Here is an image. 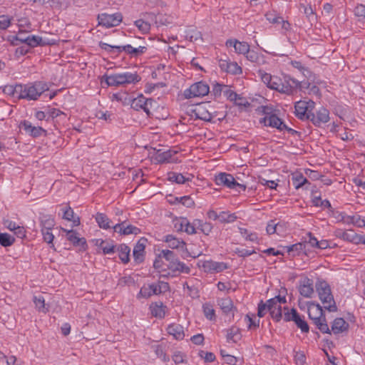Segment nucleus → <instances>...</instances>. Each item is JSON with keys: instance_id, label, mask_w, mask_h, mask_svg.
<instances>
[{"instance_id": "0e129e2a", "label": "nucleus", "mask_w": 365, "mask_h": 365, "mask_svg": "<svg viewBox=\"0 0 365 365\" xmlns=\"http://www.w3.org/2000/svg\"><path fill=\"white\" fill-rule=\"evenodd\" d=\"M227 73L234 75L240 74L242 73V69L236 62L231 61Z\"/></svg>"}, {"instance_id": "a18cd8bd", "label": "nucleus", "mask_w": 365, "mask_h": 365, "mask_svg": "<svg viewBox=\"0 0 365 365\" xmlns=\"http://www.w3.org/2000/svg\"><path fill=\"white\" fill-rule=\"evenodd\" d=\"M34 302L35 304L36 309L39 312H41L43 313H46L47 312H48V308L46 307L45 299L41 295L34 296Z\"/></svg>"}, {"instance_id": "f704fd0d", "label": "nucleus", "mask_w": 365, "mask_h": 365, "mask_svg": "<svg viewBox=\"0 0 365 365\" xmlns=\"http://www.w3.org/2000/svg\"><path fill=\"white\" fill-rule=\"evenodd\" d=\"M168 180L178 184H184L186 182L191 180V178L190 177H185L181 173L170 172L168 174Z\"/></svg>"}, {"instance_id": "dca6fc26", "label": "nucleus", "mask_w": 365, "mask_h": 365, "mask_svg": "<svg viewBox=\"0 0 365 365\" xmlns=\"http://www.w3.org/2000/svg\"><path fill=\"white\" fill-rule=\"evenodd\" d=\"M259 123L265 126L277 128L279 131H282V127H284V121L277 114L264 117L259 120Z\"/></svg>"}, {"instance_id": "1a4fd4ad", "label": "nucleus", "mask_w": 365, "mask_h": 365, "mask_svg": "<svg viewBox=\"0 0 365 365\" xmlns=\"http://www.w3.org/2000/svg\"><path fill=\"white\" fill-rule=\"evenodd\" d=\"M153 102L154 101L152 98H146L140 94L131 101L130 106L135 110H143L148 115H150V109Z\"/></svg>"}, {"instance_id": "2f4dec72", "label": "nucleus", "mask_w": 365, "mask_h": 365, "mask_svg": "<svg viewBox=\"0 0 365 365\" xmlns=\"http://www.w3.org/2000/svg\"><path fill=\"white\" fill-rule=\"evenodd\" d=\"M195 225L197 229L200 230L205 235H209L213 229V225L211 222H204L200 219L195 220Z\"/></svg>"}, {"instance_id": "338daca9", "label": "nucleus", "mask_w": 365, "mask_h": 365, "mask_svg": "<svg viewBox=\"0 0 365 365\" xmlns=\"http://www.w3.org/2000/svg\"><path fill=\"white\" fill-rule=\"evenodd\" d=\"M103 78H105V82L108 86H119L115 73L110 76L104 75Z\"/></svg>"}, {"instance_id": "603ef678", "label": "nucleus", "mask_w": 365, "mask_h": 365, "mask_svg": "<svg viewBox=\"0 0 365 365\" xmlns=\"http://www.w3.org/2000/svg\"><path fill=\"white\" fill-rule=\"evenodd\" d=\"M297 312L295 309L292 308L289 309L288 307H284V320L285 322H294L295 315L297 314Z\"/></svg>"}, {"instance_id": "69168bd1", "label": "nucleus", "mask_w": 365, "mask_h": 365, "mask_svg": "<svg viewBox=\"0 0 365 365\" xmlns=\"http://www.w3.org/2000/svg\"><path fill=\"white\" fill-rule=\"evenodd\" d=\"M267 20L272 24H281L283 19L273 12H268L265 15Z\"/></svg>"}, {"instance_id": "a19ab883", "label": "nucleus", "mask_w": 365, "mask_h": 365, "mask_svg": "<svg viewBox=\"0 0 365 365\" xmlns=\"http://www.w3.org/2000/svg\"><path fill=\"white\" fill-rule=\"evenodd\" d=\"M99 47L101 49L105 50L106 51H107L109 53H116L118 54L122 52V50H121L122 46H112V45L108 44L106 43H104L103 41L99 42Z\"/></svg>"}, {"instance_id": "72a5a7b5", "label": "nucleus", "mask_w": 365, "mask_h": 365, "mask_svg": "<svg viewBox=\"0 0 365 365\" xmlns=\"http://www.w3.org/2000/svg\"><path fill=\"white\" fill-rule=\"evenodd\" d=\"M235 213H231L229 211H222L219 212V222L223 224L233 223L237 220Z\"/></svg>"}, {"instance_id": "412c9836", "label": "nucleus", "mask_w": 365, "mask_h": 365, "mask_svg": "<svg viewBox=\"0 0 365 365\" xmlns=\"http://www.w3.org/2000/svg\"><path fill=\"white\" fill-rule=\"evenodd\" d=\"M246 58L256 66H262L267 63L266 57L262 53H258L255 50H250L245 55Z\"/></svg>"}, {"instance_id": "37998d69", "label": "nucleus", "mask_w": 365, "mask_h": 365, "mask_svg": "<svg viewBox=\"0 0 365 365\" xmlns=\"http://www.w3.org/2000/svg\"><path fill=\"white\" fill-rule=\"evenodd\" d=\"M227 341L236 343L240 339V329L237 327H231L227 330Z\"/></svg>"}, {"instance_id": "774afa93", "label": "nucleus", "mask_w": 365, "mask_h": 365, "mask_svg": "<svg viewBox=\"0 0 365 365\" xmlns=\"http://www.w3.org/2000/svg\"><path fill=\"white\" fill-rule=\"evenodd\" d=\"M354 14L359 18L365 19V5L359 4L356 6L354 10Z\"/></svg>"}, {"instance_id": "8fccbe9b", "label": "nucleus", "mask_w": 365, "mask_h": 365, "mask_svg": "<svg viewBox=\"0 0 365 365\" xmlns=\"http://www.w3.org/2000/svg\"><path fill=\"white\" fill-rule=\"evenodd\" d=\"M20 87L21 84H16L15 86L7 85L4 88V92L9 96H14L15 94L20 96Z\"/></svg>"}, {"instance_id": "473e14b6", "label": "nucleus", "mask_w": 365, "mask_h": 365, "mask_svg": "<svg viewBox=\"0 0 365 365\" xmlns=\"http://www.w3.org/2000/svg\"><path fill=\"white\" fill-rule=\"evenodd\" d=\"M96 245L101 247L104 255L113 254L116 252V246L103 240H97Z\"/></svg>"}, {"instance_id": "e2e57ef3", "label": "nucleus", "mask_w": 365, "mask_h": 365, "mask_svg": "<svg viewBox=\"0 0 365 365\" xmlns=\"http://www.w3.org/2000/svg\"><path fill=\"white\" fill-rule=\"evenodd\" d=\"M200 358L203 359L205 362H213L215 360V355L212 352L200 350L198 353Z\"/></svg>"}, {"instance_id": "cd10ccee", "label": "nucleus", "mask_w": 365, "mask_h": 365, "mask_svg": "<svg viewBox=\"0 0 365 365\" xmlns=\"http://www.w3.org/2000/svg\"><path fill=\"white\" fill-rule=\"evenodd\" d=\"M150 309L153 317L159 319H163L165 317L166 307L164 306L162 302H155L152 304L150 307Z\"/></svg>"}, {"instance_id": "ea45409f", "label": "nucleus", "mask_w": 365, "mask_h": 365, "mask_svg": "<svg viewBox=\"0 0 365 365\" xmlns=\"http://www.w3.org/2000/svg\"><path fill=\"white\" fill-rule=\"evenodd\" d=\"M292 183L296 189L302 187L304 185L309 183L307 179L304 177L302 173H295L292 178Z\"/></svg>"}, {"instance_id": "4468645a", "label": "nucleus", "mask_w": 365, "mask_h": 365, "mask_svg": "<svg viewBox=\"0 0 365 365\" xmlns=\"http://www.w3.org/2000/svg\"><path fill=\"white\" fill-rule=\"evenodd\" d=\"M116 80L119 86L125 84L136 83L139 82L141 78L135 73L125 72L122 73H115Z\"/></svg>"}, {"instance_id": "09e8293b", "label": "nucleus", "mask_w": 365, "mask_h": 365, "mask_svg": "<svg viewBox=\"0 0 365 365\" xmlns=\"http://www.w3.org/2000/svg\"><path fill=\"white\" fill-rule=\"evenodd\" d=\"M306 244L303 242H299L291 246L287 247V251L289 253L293 252V255H299L302 252H305Z\"/></svg>"}, {"instance_id": "5fc2aeb1", "label": "nucleus", "mask_w": 365, "mask_h": 365, "mask_svg": "<svg viewBox=\"0 0 365 365\" xmlns=\"http://www.w3.org/2000/svg\"><path fill=\"white\" fill-rule=\"evenodd\" d=\"M184 222V232H185L188 235H193L196 233V225H195V220L192 223H190L187 218L183 217Z\"/></svg>"}, {"instance_id": "a878e982", "label": "nucleus", "mask_w": 365, "mask_h": 365, "mask_svg": "<svg viewBox=\"0 0 365 365\" xmlns=\"http://www.w3.org/2000/svg\"><path fill=\"white\" fill-rule=\"evenodd\" d=\"M268 312L271 317L276 322H279L282 318V309L280 304H274L268 302Z\"/></svg>"}, {"instance_id": "7ed1b4c3", "label": "nucleus", "mask_w": 365, "mask_h": 365, "mask_svg": "<svg viewBox=\"0 0 365 365\" xmlns=\"http://www.w3.org/2000/svg\"><path fill=\"white\" fill-rule=\"evenodd\" d=\"M300 87L301 83L299 81L291 78L289 76H285L283 80L278 78L275 86H274V90L291 95L297 92L298 88Z\"/></svg>"}, {"instance_id": "4d7b16f0", "label": "nucleus", "mask_w": 365, "mask_h": 365, "mask_svg": "<svg viewBox=\"0 0 365 365\" xmlns=\"http://www.w3.org/2000/svg\"><path fill=\"white\" fill-rule=\"evenodd\" d=\"M139 233H140V228H138L135 226L131 225H125V224H124L122 235H131V234L138 235Z\"/></svg>"}, {"instance_id": "f8f14e48", "label": "nucleus", "mask_w": 365, "mask_h": 365, "mask_svg": "<svg viewBox=\"0 0 365 365\" xmlns=\"http://www.w3.org/2000/svg\"><path fill=\"white\" fill-rule=\"evenodd\" d=\"M20 127L33 138H38L42 135H46V130L43 128L41 126H34L31 122L26 120L21 123Z\"/></svg>"}, {"instance_id": "9b49d317", "label": "nucleus", "mask_w": 365, "mask_h": 365, "mask_svg": "<svg viewBox=\"0 0 365 365\" xmlns=\"http://www.w3.org/2000/svg\"><path fill=\"white\" fill-rule=\"evenodd\" d=\"M201 267L205 272L215 273L221 272L227 268L226 263L218 262L212 260L203 261Z\"/></svg>"}, {"instance_id": "20e7f679", "label": "nucleus", "mask_w": 365, "mask_h": 365, "mask_svg": "<svg viewBox=\"0 0 365 365\" xmlns=\"http://www.w3.org/2000/svg\"><path fill=\"white\" fill-rule=\"evenodd\" d=\"M315 102L309 101H299L294 105L295 115L301 120H308L312 111L314 110Z\"/></svg>"}, {"instance_id": "5701e85b", "label": "nucleus", "mask_w": 365, "mask_h": 365, "mask_svg": "<svg viewBox=\"0 0 365 365\" xmlns=\"http://www.w3.org/2000/svg\"><path fill=\"white\" fill-rule=\"evenodd\" d=\"M349 325L343 318H336L331 324V331L334 334L347 331Z\"/></svg>"}, {"instance_id": "052dcab7", "label": "nucleus", "mask_w": 365, "mask_h": 365, "mask_svg": "<svg viewBox=\"0 0 365 365\" xmlns=\"http://www.w3.org/2000/svg\"><path fill=\"white\" fill-rule=\"evenodd\" d=\"M240 234L245 238L246 240L255 242L257 240V235L254 232H248L246 228H240Z\"/></svg>"}, {"instance_id": "6e6552de", "label": "nucleus", "mask_w": 365, "mask_h": 365, "mask_svg": "<svg viewBox=\"0 0 365 365\" xmlns=\"http://www.w3.org/2000/svg\"><path fill=\"white\" fill-rule=\"evenodd\" d=\"M329 110L325 107L322 106L317 110L315 113L314 110L312 111L310 118H309L308 120L312 122L314 125L321 127L322 124L329 122Z\"/></svg>"}, {"instance_id": "864d4df0", "label": "nucleus", "mask_w": 365, "mask_h": 365, "mask_svg": "<svg viewBox=\"0 0 365 365\" xmlns=\"http://www.w3.org/2000/svg\"><path fill=\"white\" fill-rule=\"evenodd\" d=\"M223 93L230 101L236 102L237 100H242V97L235 91L230 90L227 86L225 87V89L223 91Z\"/></svg>"}, {"instance_id": "c756f323", "label": "nucleus", "mask_w": 365, "mask_h": 365, "mask_svg": "<svg viewBox=\"0 0 365 365\" xmlns=\"http://www.w3.org/2000/svg\"><path fill=\"white\" fill-rule=\"evenodd\" d=\"M335 236L346 241L355 242L356 240L359 238L353 230L344 231L340 229L335 231Z\"/></svg>"}, {"instance_id": "58836bf2", "label": "nucleus", "mask_w": 365, "mask_h": 365, "mask_svg": "<svg viewBox=\"0 0 365 365\" xmlns=\"http://www.w3.org/2000/svg\"><path fill=\"white\" fill-rule=\"evenodd\" d=\"M21 43H26L29 47H36L38 46L43 45L42 38L38 36L29 35L26 36L24 40L21 39Z\"/></svg>"}, {"instance_id": "3c124183", "label": "nucleus", "mask_w": 365, "mask_h": 365, "mask_svg": "<svg viewBox=\"0 0 365 365\" xmlns=\"http://www.w3.org/2000/svg\"><path fill=\"white\" fill-rule=\"evenodd\" d=\"M12 16L8 15H0V30L7 29L11 24Z\"/></svg>"}, {"instance_id": "e433bc0d", "label": "nucleus", "mask_w": 365, "mask_h": 365, "mask_svg": "<svg viewBox=\"0 0 365 365\" xmlns=\"http://www.w3.org/2000/svg\"><path fill=\"white\" fill-rule=\"evenodd\" d=\"M95 219L98 226L102 229L107 230L111 227L110 220L104 213L98 212L95 217Z\"/></svg>"}, {"instance_id": "13d9d810", "label": "nucleus", "mask_w": 365, "mask_h": 365, "mask_svg": "<svg viewBox=\"0 0 365 365\" xmlns=\"http://www.w3.org/2000/svg\"><path fill=\"white\" fill-rule=\"evenodd\" d=\"M294 360L297 365H304L306 363V356L304 351H296L294 350Z\"/></svg>"}, {"instance_id": "39448f33", "label": "nucleus", "mask_w": 365, "mask_h": 365, "mask_svg": "<svg viewBox=\"0 0 365 365\" xmlns=\"http://www.w3.org/2000/svg\"><path fill=\"white\" fill-rule=\"evenodd\" d=\"M210 92L209 86L202 81L195 83L184 91L185 98L205 96Z\"/></svg>"}, {"instance_id": "de8ad7c7", "label": "nucleus", "mask_w": 365, "mask_h": 365, "mask_svg": "<svg viewBox=\"0 0 365 365\" xmlns=\"http://www.w3.org/2000/svg\"><path fill=\"white\" fill-rule=\"evenodd\" d=\"M276 221L277 220H272L269 221L266 227V231L268 235L278 233L279 227H282V225L279 222H277Z\"/></svg>"}, {"instance_id": "c85d7f7f", "label": "nucleus", "mask_w": 365, "mask_h": 365, "mask_svg": "<svg viewBox=\"0 0 365 365\" xmlns=\"http://www.w3.org/2000/svg\"><path fill=\"white\" fill-rule=\"evenodd\" d=\"M206 105H200L195 110L196 118L204 121L210 122L213 118V115L205 108Z\"/></svg>"}, {"instance_id": "680f3d73", "label": "nucleus", "mask_w": 365, "mask_h": 365, "mask_svg": "<svg viewBox=\"0 0 365 365\" xmlns=\"http://www.w3.org/2000/svg\"><path fill=\"white\" fill-rule=\"evenodd\" d=\"M161 255L163 257L169 262V264L171 263V262H174L178 259L174 252L169 250H162Z\"/></svg>"}, {"instance_id": "bb28decb", "label": "nucleus", "mask_w": 365, "mask_h": 365, "mask_svg": "<svg viewBox=\"0 0 365 365\" xmlns=\"http://www.w3.org/2000/svg\"><path fill=\"white\" fill-rule=\"evenodd\" d=\"M258 74L260 76L262 82L265 83L269 88L274 90V86L278 81L277 76H272L269 73L264 72L262 70H259Z\"/></svg>"}, {"instance_id": "ddd939ff", "label": "nucleus", "mask_w": 365, "mask_h": 365, "mask_svg": "<svg viewBox=\"0 0 365 365\" xmlns=\"http://www.w3.org/2000/svg\"><path fill=\"white\" fill-rule=\"evenodd\" d=\"M147 243V239L141 237L133 248V255L134 261L140 264L144 261L145 248Z\"/></svg>"}, {"instance_id": "79ce46f5", "label": "nucleus", "mask_w": 365, "mask_h": 365, "mask_svg": "<svg viewBox=\"0 0 365 365\" xmlns=\"http://www.w3.org/2000/svg\"><path fill=\"white\" fill-rule=\"evenodd\" d=\"M203 313L209 320H215V311L210 303H205L202 305Z\"/></svg>"}, {"instance_id": "bf43d9fd", "label": "nucleus", "mask_w": 365, "mask_h": 365, "mask_svg": "<svg viewBox=\"0 0 365 365\" xmlns=\"http://www.w3.org/2000/svg\"><path fill=\"white\" fill-rule=\"evenodd\" d=\"M347 219L349 220V221H347L348 222H351L359 227H365V218H362L359 215L352 217L348 216Z\"/></svg>"}, {"instance_id": "f03ea898", "label": "nucleus", "mask_w": 365, "mask_h": 365, "mask_svg": "<svg viewBox=\"0 0 365 365\" xmlns=\"http://www.w3.org/2000/svg\"><path fill=\"white\" fill-rule=\"evenodd\" d=\"M316 289L324 308L329 312L336 311V306L329 285L325 281L319 280L316 283Z\"/></svg>"}, {"instance_id": "9d476101", "label": "nucleus", "mask_w": 365, "mask_h": 365, "mask_svg": "<svg viewBox=\"0 0 365 365\" xmlns=\"http://www.w3.org/2000/svg\"><path fill=\"white\" fill-rule=\"evenodd\" d=\"M312 307H309L308 315L310 319L312 320L313 323L318 328L319 323L324 322L325 316L324 314L322 307L317 304H312Z\"/></svg>"}, {"instance_id": "c9c22d12", "label": "nucleus", "mask_w": 365, "mask_h": 365, "mask_svg": "<svg viewBox=\"0 0 365 365\" xmlns=\"http://www.w3.org/2000/svg\"><path fill=\"white\" fill-rule=\"evenodd\" d=\"M63 218L68 220L71 221L73 222V226H78L80 225V219L79 217H74V212L71 207H66L63 208Z\"/></svg>"}, {"instance_id": "a211bd4d", "label": "nucleus", "mask_w": 365, "mask_h": 365, "mask_svg": "<svg viewBox=\"0 0 365 365\" xmlns=\"http://www.w3.org/2000/svg\"><path fill=\"white\" fill-rule=\"evenodd\" d=\"M62 230L66 233L67 240L70 241L74 246H79L83 250L86 249L87 244L84 237H78L77 233L72 230H68L62 228Z\"/></svg>"}, {"instance_id": "2eb2a0df", "label": "nucleus", "mask_w": 365, "mask_h": 365, "mask_svg": "<svg viewBox=\"0 0 365 365\" xmlns=\"http://www.w3.org/2000/svg\"><path fill=\"white\" fill-rule=\"evenodd\" d=\"M178 153V151L168 149L165 151H162L159 150L156 152L155 155V159L159 163H173L176 161L175 158V155Z\"/></svg>"}, {"instance_id": "0eeeda50", "label": "nucleus", "mask_w": 365, "mask_h": 365, "mask_svg": "<svg viewBox=\"0 0 365 365\" xmlns=\"http://www.w3.org/2000/svg\"><path fill=\"white\" fill-rule=\"evenodd\" d=\"M98 20L99 25L106 28H110L118 26L123 20V16L118 12L113 14L103 13L98 14Z\"/></svg>"}, {"instance_id": "aec40b11", "label": "nucleus", "mask_w": 365, "mask_h": 365, "mask_svg": "<svg viewBox=\"0 0 365 365\" xmlns=\"http://www.w3.org/2000/svg\"><path fill=\"white\" fill-rule=\"evenodd\" d=\"M299 293L306 298H311L314 294L313 280L309 278H305L300 282Z\"/></svg>"}, {"instance_id": "4be33fe9", "label": "nucleus", "mask_w": 365, "mask_h": 365, "mask_svg": "<svg viewBox=\"0 0 365 365\" xmlns=\"http://www.w3.org/2000/svg\"><path fill=\"white\" fill-rule=\"evenodd\" d=\"M166 330L168 334L173 336L176 340H182L185 337L184 328L179 324H170L168 326Z\"/></svg>"}, {"instance_id": "7c9ffc66", "label": "nucleus", "mask_w": 365, "mask_h": 365, "mask_svg": "<svg viewBox=\"0 0 365 365\" xmlns=\"http://www.w3.org/2000/svg\"><path fill=\"white\" fill-rule=\"evenodd\" d=\"M116 251L119 253V258L123 264H127L130 261V249L125 244H121L116 247Z\"/></svg>"}, {"instance_id": "f257e3e1", "label": "nucleus", "mask_w": 365, "mask_h": 365, "mask_svg": "<svg viewBox=\"0 0 365 365\" xmlns=\"http://www.w3.org/2000/svg\"><path fill=\"white\" fill-rule=\"evenodd\" d=\"M19 99L36 101L46 91L49 90L48 83L41 81H34L26 84H21Z\"/></svg>"}, {"instance_id": "f3484780", "label": "nucleus", "mask_w": 365, "mask_h": 365, "mask_svg": "<svg viewBox=\"0 0 365 365\" xmlns=\"http://www.w3.org/2000/svg\"><path fill=\"white\" fill-rule=\"evenodd\" d=\"M225 45L227 47H233L237 53L243 55H245L250 48L248 43L245 41H240L237 39H228L226 41Z\"/></svg>"}, {"instance_id": "4c0bfd02", "label": "nucleus", "mask_w": 365, "mask_h": 365, "mask_svg": "<svg viewBox=\"0 0 365 365\" xmlns=\"http://www.w3.org/2000/svg\"><path fill=\"white\" fill-rule=\"evenodd\" d=\"M41 230H52L55 225L54 219L48 215H42L40 218Z\"/></svg>"}, {"instance_id": "393cba45", "label": "nucleus", "mask_w": 365, "mask_h": 365, "mask_svg": "<svg viewBox=\"0 0 365 365\" xmlns=\"http://www.w3.org/2000/svg\"><path fill=\"white\" fill-rule=\"evenodd\" d=\"M165 242L168 243V247L171 249H186V243L183 240L174 237L173 235H168L165 236Z\"/></svg>"}, {"instance_id": "6ab92c4d", "label": "nucleus", "mask_w": 365, "mask_h": 365, "mask_svg": "<svg viewBox=\"0 0 365 365\" xmlns=\"http://www.w3.org/2000/svg\"><path fill=\"white\" fill-rule=\"evenodd\" d=\"M217 304L225 314H232V317H234V313L237 311V309L234 306L232 300L230 297L217 299Z\"/></svg>"}, {"instance_id": "49530a36", "label": "nucleus", "mask_w": 365, "mask_h": 365, "mask_svg": "<svg viewBox=\"0 0 365 365\" xmlns=\"http://www.w3.org/2000/svg\"><path fill=\"white\" fill-rule=\"evenodd\" d=\"M15 242V238L8 233H0V245L4 247L11 246Z\"/></svg>"}, {"instance_id": "423d86ee", "label": "nucleus", "mask_w": 365, "mask_h": 365, "mask_svg": "<svg viewBox=\"0 0 365 365\" xmlns=\"http://www.w3.org/2000/svg\"><path fill=\"white\" fill-rule=\"evenodd\" d=\"M215 182L218 185H224L230 189H237L240 187L242 190H245L246 185L237 182L231 174L220 173L215 176Z\"/></svg>"}, {"instance_id": "6e6d98bb", "label": "nucleus", "mask_w": 365, "mask_h": 365, "mask_svg": "<svg viewBox=\"0 0 365 365\" xmlns=\"http://www.w3.org/2000/svg\"><path fill=\"white\" fill-rule=\"evenodd\" d=\"M135 26L138 28V29L142 31L143 34L148 33L150 29V25L148 22L143 21V19L136 20L134 22Z\"/></svg>"}, {"instance_id": "c03bdc74", "label": "nucleus", "mask_w": 365, "mask_h": 365, "mask_svg": "<svg viewBox=\"0 0 365 365\" xmlns=\"http://www.w3.org/2000/svg\"><path fill=\"white\" fill-rule=\"evenodd\" d=\"M294 322L297 325V327L301 329L302 332L303 333H307L309 332V327L307 322L302 319L299 313H297V315L294 316Z\"/></svg>"}, {"instance_id": "b1692460", "label": "nucleus", "mask_w": 365, "mask_h": 365, "mask_svg": "<svg viewBox=\"0 0 365 365\" xmlns=\"http://www.w3.org/2000/svg\"><path fill=\"white\" fill-rule=\"evenodd\" d=\"M122 52L125 51L127 54L130 55L131 57L137 58L143 53H145L148 48L146 46H138V48H134L130 44H127L125 46H122L121 48Z\"/></svg>"}]
</instances>
